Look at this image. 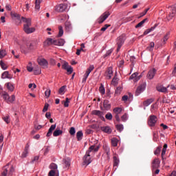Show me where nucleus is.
Masks as SVG:
<instances>
[{
	"mask_svg": "<svg viewBox=\"0 0 176 176\" xmlns=\"http://www.w3.org/2000/svg\"><path fill=\"white\" fill-rule=\"evenodd\" d=\"M58 9V12H65V9H67V6H65V4H59L58 6L57 7Z\"/></svg>",
	"mask_w": 176,
	"mask_h": 176,
	"instance_id": "obj_24",
	"label": "nucleus"
},
{
	"mask_svg": "<svg viewBox=\"0 0 176 176\" xmlns=\"http://www.w3.org/2000/svg\"><path fill=\"white\" fill-rule=\"evenodd\" d=\"M0 65L2 68V69H3L4 71L8 69V65H6V64H5V63H3V61H2V60L0 61Z\"/></svg>",
	"mask_w": 176,
	"mask_h": 176,
	"instance_id": "obj_45",
	"label": "nucleus"
},
{
	"mask_svg": "<svg viewBox=\"0 0 176 176\" xmlns=\"http://www.w3.org/2000/svg\"><path fill=\"white\" fill-rule=\"evenodd\" d=\"M160 167V160L157 158H155L152 162L153 171V170H156V168H158Z\"/></svg>",
	"mask_w": 176,
	"mask_h": 176,
	"instance_id": "obj_13",
	"label": "nucleus"
},
{
	"mask_svg": "<svg viewBox=\"0 0 176 176\" xmlns=\"http://www.w3.org/2000/svg\"><path fill=\"white\" fill-rule=\"evenodd\" d=\"M168 38H170V32H168L166 34V35L164 36L163 42H162L163 45H166V42H167V41H168Z\"/></svg>",
	"mask_w": 176,
	"mask_h": 176,
	"instance_id": "obj_34",
	"label": "nucleus"
},
{
	"mask_svg": "<svg viewBox=\"0 0 176 176\" xmlns=\"http://www.w3.org/2000/svg\"><path fill=\"white\" fill-rule=\"evenodd\" d=\"M64 107L68 108L69 107V98H66L65 101L64 102Z\"/></svg>",
	"mask_w": 176,
	"mask_h": 176,
	"instance_id": "obj_52",
	"label": "nucleus"
},
{
	"mask_svg": "<svg viewBox=\"0 0 176 176\" xmlns=\"http://www.w3.org/2000/svg\"><path fill=\"white\" fill-rule=\"evenodd\" d=\"M75 133H76V131H75V128L74 127H71L70 130H69V134L71 135H75Z\"/></svg>",
	"mask_w": 176,
	"mask_h": 176,
	"instance_id": "obj_59",
	"label": "nucleus"
},
{
	"mask_svg": "<svg viewBox=\"0 0 176 176\" xmlns=\"http://www.w3.org/2000/svg\"><path fill=\"white\" fill-rule=\"evenodd\" d=\"M157 70L155 68L151 69L148 74H147V78L151 80V79H153L155 78V76L156 75Z\"/></svg>",
	"mask_w": 176,
	"mask_h": 176,
	"instance_id": "obj_11",
	"label": "nucleus"
},
{
	"mask_svg": "<svg viewBox=\"0 0 176 176\" xmlns=\"http://www.w3.org/2000/svg\"><path fill=\"white\" fill-rule=\"evenodd\" d=\"M52 45H54V39L53 38H49L44 41V46H50Z\"/></svg>",
	"mask_w": 176,
	"mask_h": 176,
	"instance_id": "obj_19",
	"label": "nucleus"
},
{
	"mask_svg": "<svg viewBox=\"0 0 176 176\" xmlns=\"http://www.w3.org/2000/svg\"><path fill=\"white\" fill-rule=\"evenodd\" d=\"M38 63L43 68H47V66L49 65V63L47 62V60L43 58H38Z\"/></svg>",
	"mask_w": 176,
	"mask_h": 176,
	"instance_id": "obj_9",
	"label": "nucleus"
},
{
	"mask_svg": "<svg viewBox=\"0 0 176 176\" xmlns=\"http://www.w3.org/2000/svg\"><path fill=\"white\" fill-rule=\"evenodd\" d=\"M153 47H155V43L151 42L148 47H147V50L152 52V50H153Z\"/></svg>",
	"mask_w": 176,
	"mask_h": 176,
	"instance_id": "obj_41",
	"label": "nucleus"
},
{
	"mask_svg": "<svg viewBox=\"0 0 176 176\" xmlns=\"http://www.w3.org/2000/svg\"><path fill=\"white\" fill-rule=\"evenodd\" d=\"M153 101H154L153 98L147 99L146 100L143 102V105L144 107H149V105H151Z\"/></svg>",
	"mask_w": 176,
	"mask_h": 176,
	"instance_id": "obj_26",
	"label": "nucleus"
},
{
	"mask_svg": "<svg viewBox=\"0 0 176 176\" xmlns=\"http://www.w3.org/2000/svg\"><path fill=\"white\" fill-rule=\"evenodd\" d=\"M14 173V168L13 166H10L9 164H7L3 168V172L1 173V176H8L12 175Z\"/></svg>",
	"mask_w": 176,
	"mask_h": 176,
	"instance_id": "obj_3",
	"label": "nucleus"
},
{
	"mask_svg": "<svg viewBox=\"0 0 176 176\" xmlns=\"http://www.w3.org/2000/svg\"><path fill=\"white\" fill-rule=\"evenodd\" d=\"M112 75H113V70L112 69V67H109L105 72L107 79H111L112 78Z\"/></svg>",
	"mask_w": 176,
	"mask_h": 176,
	"instance_id": "obj_15",
	"label": "nucleus"
},
{
	"mask_svg": "<svg viewBox=\"0 0 176 176\" xmlns=\"http://www.w3.org/2000/svg\"><path fill=\"white\" fill-rule=\"evenodd\" d=\"M65 70L67 71L69 75H71V74L74 72V68H72V66H69Z\"/></svg>",
	"mask_w": 176,
	"mask_h": 176,
	"instance_id": "obj_48",
	"label": "nucleus"
},
{
	"mask_svg": "<svg viewBox=\"0 0 176 176\" xmlns=\"http://www.w3.org/2000/svg\"><path fill=\"white\" fill-rule=\"evenodd\" d=\"M56 124L51 125L47 133V137H50L52 134H53V131L56 130Z\"/></svg>",
	"mask_w": 176,
	"mask_h": 176,
	"instance_id": "obj_20",
	"label": "nucleus"
},
{
	"mask_svg": "<svg viewBox=\"0 0 176 176\" xmlns=\"http://www.w3.org/2000/svg\"><path fill=\"white\" fill-rule=\"evenodd\" d=\"M50 93H52V91L50 90V89H47L45 91V97H47V98H49V97H50Z\"/></svg>",
	"mask_w": 176,
	"mask_h": 176,
	"instance_id": "obj_53",
	"label": "nucleus"
},
{
	"mask_svg": "<svg viewBox=\"0 0 176 176\" xmlns=\"http://www.w3.org/2000/svg\"><path fill=\"white\" fill-rule=\"evenodd\" d=\"M33 72L34 75H41L42 70L38 66L34 69Z\"/></svg>",
	"mask_w": 176,
	"mask_h": 176,
	"instance_id": "obj_36",
	"label": "nucleus"
},
{
	"mask_svg": "<svg viewBox=\"0 0 176 176\" xmlns=\"http://www.w3.org/2000/svg\"><path fill=\"white\" fill-rule=\"evenodd\" d=\"M157 122V117L155 115H151L148 118V124L150 127H154Z\"/></svg>",
	"mask_w": 176,
	"mask_h": 176,
	"instance_id": "obj_4",
	"label": "nucleus"
},
{
	"mask_svg": "<svg viewBox=\"0 0 176 176\" xmlns=\"http://www.w3.org/2000/svg\"><path fill=\"white\" fill-rule=\"evenodd\" d=\"M98 149H100V146L92 145L89 148L82 158L83 166H89L91 163V157L94 156L96 152H98Z\"/></svg>",
	"mask_w": 176,
	"mask_h": 176,
	"instance_id": "obj_1",
	"label": "nucleus"
},
{
	"mask_svg": "<svg viewBox=\"0 0 176 176\" xmlns=\"http://www.w3.org/2000/svg\"><path fill=\"white\" fill-rule=\"evenodd\" d=\"M16 100V96L14 95H12L11 96H9V98L7 100L8 104H12V102H14Z\"/></svg>",
	"mask_w": 176,
	"mask_h": 176,
	"instance_id": "obj_30",
	"label": "nucleus"
},
{
	"mask_svg": "<svg viewBox=\"0 0 176 176\" xmlns=\"http://www.w3.org/2000/svg\"><path fill=\"white\" fill-rule=\"evenodd\" d=\"M124 41H126V38L124 36H120L117 38V52H119L120 50V47L123 46V43H124Z\"/></svg>",
	"mask_w": 176,
	"mask_h": 176,
	"instance_id": "obj_7",
	"label": "nucleus"
},
{
	"mask_svg": "<svg viewBox=\"0 0 176 176\" xmlns=\"http://www.w3.org/2000/svg\"><path fill=\"white\" fill-rule=\"evenodd\" d=\"M117 127V130H118V131H123V124H118L116 125Z\"/></svg>",
	"mask_w": 176,
	"mask_h": 176,
	"instance_id": "obj_60",
	"label": "nucleus"
},
{
	"mask_svg": "<svg viewBox=\"0 0 176 176\" xmlns=\"http://www.w3.org/2000/svg\"><path fill=\"white\" fill-rule=\"evenodd\" d=\"M21 20L23 23H25L23 25V31L26 34H32V32H35V28L30 27L31 25V19H27L22 16Z\"/></svg>",
	"mask_w": 176,
	"mask_h": 176,
	"instance_id": "obj_2",
	"label": "nucleus"
},
{
	"mask_svg": "<svg viewBox=\"0 0 176 176\" xmlns=\"http://www.w3.org/2000/svg\"><path fill=\"white\" fill-rule=\"evenodd\" d=\"M118 82H119V78H118V77H114L111 81V83L113 85V86H116V85H118Z\"/></svg>",
	"mask_w": 176,
	"mask_h": 176,
	"instance_id": "obj_47",
	"label": "nucleus"
},
{
	"mask_svg": "<svg viewBox=\"0 0 176 176\" xmlns=\"http://www.w3.org/2000/svg\"><path fill=\"white\" fill-rule=\"evenodd\" d=\"M111 16V12H104L98 19V23L99 24H102L107 20L108 17Z\"/></svg>",
	"mask_w": 176,
	"mask_h": 176,
	"instance_id": "obj_6",
	"label": "nucleus"
},
{
	"mask_svg": "<svg viewBox=\"0 0 176 176\" xmlns=\"http://www.w3.org/2000/svg\"><path fill=\"white\" fill-rule=\"evenodd\" d=\"M3 120L6 123H7V124H9V123H10V117L9 116L3 117Z\"/></svg>",
	"mask_w": 176,
	"mask_h": 176,
	"instance_id": "obj_46",
	"label": "nucleus"
},
{
	"mask_svg": "<svg viewBox=\"0 0 176 176\" xmlns=\"http://www.w3.org/2000/svg\"><path fill=\"white\" fill-rule=\"evenodd\" d=\"M105 118H106V119H107V120H112V118H113L112 113H107L106 114V116H105Z\"/></svg>",
	"mask_w": 176,
	"mask_h": 176,
	"instance_id": "obj_57",
	"label": "nucleus"
},
{
	"mask_svg": "<svg viewBox=\"0 0 176 176\" xmlns=\"http://www.w3.org/2000/svg\"><path fill=\"white\" fill-rule=\"evenodd\" d=\"M76 138H77L78 141L82 140V138H83V132H82V131L77 132Z\"/></svg>",
	"mask_w": 176,
	"mask_h": 176,
	"instance_id": "obj_31",
	"label": "nucleus"
},
{
	"mask_svg": "<svg viewBox=\"0 0 176 176\" xmlns=\"http://www.w3.org/2000/svg\"><path fill=\"white\" fill-rule=\"evenodd\" d=\"M9 94H8V93L5 92L3 94V100H5V101H6V102H8V99L9 98Z\"/></svg>",
	"mask_w": 176,
	"mask_h": 176,
	"instance_id": "obj_58",
	"label": "nucleus"
},
{
	"mask_svg": "<svg viewBox=\"0 0 176 176\" xmlns=\"http://www.w3.org/2000/svg\"><path fill=\"white\" fill-rule=\"evenodd\" d=\"M122 111H123V109H122V107H116L113 109V112L116 115H120V113H122Z\"/></svg>",
	"mask_w": 176,
	"mask_h": 176,
	"instance_id": "obj_28",
	"label": "nucleus"
},
{
	"mask_svg": "<svg viewBox=\"0 0 176 176\" xmlns=\"http://www.w3.org/2000/svg\"><path fill=\"white\" fill-rule=\"evenodd\" d=\"M69 67V65H68V63L67 62H65L64 64L62 65V68L63 69H67Z\"/></svg>",
	"mask_w": 176,
	"mask_h": 176,
	"instance_id": "obj_64",
	"label": "nucleus"
},
{
	"mask_svg": "<svg viewBox=\"0 0 176 176\" xmlns=\"http://www.w3.org/2000/svg\"><path fill=\"white\" fill-rule=\"evenodd\" d=\"M112 52H113V49L109 50L106 54L104 55V58H105V57H108V56H111V54H112Z\"/></svg>",
	"mask_w": 176,
	"mask_h": 176,
	"instance_id": "obj_55",
	"label": "nucleus"
},
{
	"mask_svg": "<svg viewBox=\"0 0 176 176\" xmlns=\"http://www.w3.org/2000/svg\"><path fill=\"white\" fill-rule=\"evenodd\" d=\"M109 27H111V25H108V24H106V25H104L103 28H102L100 29V31H102V32L107 31V30L108 29Z\"/></svg>",
	"mask_w": 176,
	"mask_h": 176,
	"instance_id": "obj_62",
	"label": "nucleus"
},
{
	"mask_svg": "<svg viewBox=\"0 0 176 176\" xmlns=\"http://www.w3.org/2000/svg\"><path fill=\"white\" fill-rule=\"evenodd\" d=\"M119 140H118V139L116 138H113L111 139V145L113 146H118V142Z\"/></svg>",
	"mask_w": 176,
	"mask_h": 176,
	"instance_id": "obj_43",
	"label": "nucleus"
},
{
	"mask_svg": "<svg viewBox=\"0 0 176 176\" xmlns=\"http://www.w3.org/2000/svg\"><path fill=\"white\" fill-rule=\"evenodd\" d=\"M49 168L53 171H58L57 164H56L55 163L50 164Z\"/></svg>",
	"mask_w": 176,
	"mask_h": 176,
	"instance_id": "obj_29",
	"label": "nucleus"
},
{
	"mask_svg": "<svg viewBox=\"0 0 176 176\" xmlns=\"http://www.w3.org/2000/svg\"><path fill=\"white\" fill-rule=\"evenodd\" d=\"M42 2V0H36V5H35V10L37 11H39V9H41V3Z\"/></svg>",
	"mask_w": 176,
	"mask_h": 176,
	"instance_id": "obj_33",
	"label": "nucleus"
},
{
	"mask_svg": "<svg viewBox=\"0 0 176 176\" xmlns=\"http://www.w3.org/2000/svg\"><path fill=\"white\" fill-rule=\"evenodd\" d=\"M27 70L28 72H32V71H34V67H32V63L29 62L28 65L27 66Z\"/></svg>",
	"mask_w": 176,
	"mask_h": 176,
	"instance_id": "obj_39",
	"label": "nucleus"
},
{
	"mask_svg": "<svg viewBox=\"0 0 176 176\" xmlns=\"http://www.w3.org/2000/svg\"><path fill=\"white\" fill-rule=\"evenodd\" d=\"M153 141L155 142H157V140L159 139V135L157 134V132H153Z\"/></svg>",
	"mask_w": 176,
	"mask_h": 176,
	"instance_id": "obj_49",
	"label": "nucleus"
},
{
	"mask_svg": "<svg viewBox=\"0 0 176 176\" xmlns=\"http://www.w3.org/2000/svg\"><path fill=\"white\" fill-rule=\"evenodd\" d=\"M145 89H146V84H142L139 87H138L135 96H140L141 93H142Z\"/></svg>",
	"mask_w": 176,
	"mask_h": 176,
	"instance_id": "obj_10",
	"label": "nucleus"
},
{
	"mask_svg": "<svg viewBox=\"0 0 176 176\" xmlns=\"http://www.w3.org/2000/svg\"><path fill=\"white\" fill-rule=\"evenodd\" d=\"M29 152H30V144L27 143L25 145V149L21 155V157L22 159L27 157V156H28Z\"/></svg>",
	"mask_w": 176,
	"mask_h": 176,
	"instance_id": "obj_12",
	"label": "nucleus"
},
{
	"mask_svg": "<svg viewBox=\"0 0 176 176\" xmlns=\"http://www.w3.org/2000/svg\"><path fill=\"white\" fill-rule=\"evenodd\" d=\"M66 87H66L65 85L62 86V87L59 89V91H58L59 94H60L61 96H63V94H65Z\"/></svg>",
	"mask_w": 176,
	"mask_h": 176,
	"instance_id": "obj_37",
	"label": "nucleus"
},
{
	"mask_svg": "<svg viewBox=\"0 0 176 176\" xmlns=\"http://www.w3.org/2000/svg\"><path fill=\"white\" fill-rule=\"evenodd\" d=\"M11 16L12 17L14 18V19H20V14L16 13V12H11Z\"/></svg>",
	"mask_w": 176,
	"mask_h": 176,
	"instance_id": "obj_54",
	"label": "nucleus"
},
{
	"mask_svg": "<svg viewBox=\"0 0 176 176\" xmlns=\"http://www.w3.org/2000/svg\"><path fill=\"white\" fill-rule=\"evenodd\" d=\"M121 119L122 122H126L127 119H129V117L127 116V113L124 114L122 117Z\"/></svg>",
	"mask_w": 176,
	"mask_h": 176,
	"instance_id": "obj_61",
	"label": "nucleus"
},
{
	"mask_svg": "<svg viewBox=\"0 0 176 176\" xmlns=\"http://www.w3.org/2000/svg\"><path fill=\"white\" fill-rule=\"evenodd\" d=\"M48 176H60L58 170H51L48 173Z\"/></svg>",
	"mask_w": 176,
	"mask_h": 176,
	"instance_id": "obj_32",
	"label": "nucleus"
},
{
	"mask_svg": "<svg viewBox=\"0 0 176 176\" xmlns=\"http://www.w3.org/2000/svg\"><path fill=\"white\" fill-rule=\"evenodd\" d=\"M2 79H12V76L9 74V72H4L1 75Z\"/></svg>",
	"mask_w": 176,
	"mask_h": 176,
	"instance_id": "obj_21",
	"label": "nucleus"
},
{
	"mask_svg": "<svg viewBox=\"0 0 176 176\" xmlns=\"http://www.w3.org/2000/svg\"><path fill=\"white\" fill-rule=\"evenodd\" d=\"M26 46L28 50H34V49H36V46H35V43L32 41L28 42Z\"/></svg>",
	"mask_w": 176,
	"mask_h": 176,
	"instance_id": "obj_17",
	"label": "nucleus"
},
{
	"mask_svg": "<svg viewBox=\"0 0 176 176\" xmlns=\"http://www.w3.org/2000/svg\"><path fill=\"white\" fill-rule=\"evenodd\" d=\"M99 91L102 95L105 94V87H104V85H100V87H99Z\"/></svg>",
	"mask_w": 176,
	"mask_h": 176,
	"instance_id": "obj_42",
	"label": "nucleus"
},
{
	"mask_svg": "<svg viewBox=\"0 0 176 176\" xmlns=\"http://www.w3.org/2000/svg\"><path fill=\"white\" fill-rule=\"evenodd\" d=\"M123 90V88L122 87H118L116 89V94H120L122 93V91Z\"/></svg>",
	"mask_w": 176,
	"mask_h": 176,
	"instance_id": "obj_50",
	"label": "nucleus"
},
{
	"mask_svg": "<svg viewBox=\"0 0 176 176\" xmlns=\"http://www.w3.org/2000/svg\"><path fill=\"white\" fill-rule=\"evenodd\" d=\"M103 107L106 111H109L111 109V104L109 100H104L103 102Z\"/></svg>",
	"mask_w": 176,
	"mask_h": 176,
	"instance_id": "obj_25",
	"label": "nucleus"
},
{
	"mask_svg": "<svg viewBox=\"0 0 176 176\" xmlns=\"http://www.w3.org/2000/svg\"><path fill=\"white\" fill-rule=\"evenodd\" d=\"M101 130L104 133H107L108 134H111L112 133V129H111V127L109 126H102Z\"/></svg>",
	"mask_w": 176,
	"mask_h": 176,
	"instance_id": "obj_23",
	"label": "nucleus"
},
{
	"mask_svg": "<svg viewBox=\"0 0 176 176\" xmlns=\"http://www.w3.org/2000/svg\"><path fill=\"white\" fill-rule=\"evenodd\" d=\"M161 151H162V146L157 147L154 152V155H160Z\"/></svg>",
	"mask_w": 176,
	"mask_h": 176,
	"instance_id": "obj_56",
	"label": "nucleus"
},
{
	"mask_svg": "<svg viewBox=\"0 0 176 176\" xmlns=\"http://www.w3.org/2000/svg\"><path fill=\"white\" fill-rule=\"evenodd\" d=\"M61 134H63V131L60 129H56L53 133L54 137H58V135H61Z\"/></svg>",
	"mask_w": 176,
	"mask_h": 176,
	"instance_id": "obj_35",
	"label": "nucleus"
},
{
	"mask_svg": "<svg viewBox=\"0 0 176 176\" xmlns=\"http://www.w3.org/2000/svg\"><path fill=\"white\" fill-rule=\"evenodd\" d=\"M113 160H114V166H118L119 164V160L116 157H113Z\"/></svg>",
	"mask_w": 176,
	"mask_h": 176,
	"instance_id": "obj_63",
	"label": "nucleus"
},
{
	"mask_svg": "<svg viewBox=\"0 0 176 176\" xmlns=\"http://www.w3.org/2000/svg\"><path fill=\"white\" fill-rule=\"evenodd\" d=\"M65 44V40L63 38H59L57 40L54 39V45L55 46H64Z\"/></svg>",
	"mask_w": 176,
	"mask_h": 176,
	"instance_id": "obj_14",
	"label": "nucleus"
},
{
	"mask_svg": "<svg viewBox=\"0 0 176 176\" xmlns=\"http://www.w3.org/2000/svg\"><path fill=\"white\" fill-rule=\"evenodd\" d=\"M6 54H7L6 50L3 49L0 50V58H3V57H5Z\"/></svg>",
	"mask_w": 176,
	"mask_h": 176,
	"instance_id": "obj_38",
	"label": "nucleus"
},
{
	"mask_svg": "<svg viewBox=\"0 0 176 176\" xmlns=\"http://www.w3.org/2000/svg\"><path fill=\"white\" fill-rule=\"evenodd\" d=\"M168 87H170V85H168L167 87L160 85L157 87V90L160 93H167V89H168Z\"/></svg>",
	"mask_w": 176,
	"mask_h": 176,
	"instance_id": "obj_18",
	"label": "nucleus"
},
{
	"mask_svg": "<svg viewBox=\"0 0 176 176\" xmlns=\"http://www.w3.org/2000/svg\"><path fill=\"white\" fill-rule=\"evenodd\" d=\"M146 20H147L146 19H144L141 22H140L138 25H135V28H140V27H142V25H144V24H145V21H146Z\"/></svg>",
	"mask_w": 176,
	"mask_h": 176,
	"instance_id": "obj_44",
	"label": "nucleus"
},
{
	"mask_svg": "<svg viewBox=\"0 0 176 176\" xmlns=\"http://www.w3.org/2000/svg\"><path fill=\"white\" fill-rule=\"evenodd\" d=\"M91 115H94L95 116H98L101 119V120H103L104 122L105 118H104V113L100 110H93L91 111Z\"/></svg>",
	"mask_w": 176,
	"mask_h": 176,
	"instance_id": "obj_8",
	"label": "nucleus"
},
{
	"mask_svg": "<svg viewBox=\"0 0 176 176\" xmlns=\"http://www.w3.org/2000/svg\"><path fill=\"white\" fill-rule=\"evenodd\" d=\"M137 76H138V73L135 72L130 76L129 79L130 80L133 79V82H137L140 80V77H137Z\"/></svg>",
	"mask_w": 176,
	"mask_h": 176,
	"instance_id": "obj_22",
	"label": "nucleus"
},
{
	"mask_svg": "<svg viewBox=\"0 0 176 176\" xmlns=\"http://www.w3.org/2000/svg\"><path fill=\"white\" fill-rule=\"evenodd\" d=\"M63 162L64 168H69V166H71V159L65 158L63 159Z\"/></svg>",
	"mask_w": 176,
	"mask_h": 176,
	"instance_id": "obj_16",
	"label": "nucleus"
},
{
	"mask_svg": "<svg viewBox=\"0 0 176 176\" xmlns=\"http://www.w3.org/2000/svg\"><path fill=\"white\" fill-rule=\"evenodd\" d=\"M93 69H94V65H90L83 76L82 81V83H86V80H87V78H89V75H90V73L91 72V71H93Z\"/></svg>",
	"mask_w": 176,
	"mask_h": 176,
	"instance_id": "obj_5",
	"label": "nucleus"
},
{
	"mask_svg": "<svg viewBox=\"0 0 176 176\" xmlns=\"http://www.w3.org/2000/svg\"><path fill=\"white\" fill-rule=\"evenodd\" d=\"M7 88L10 91H13L14 90V86H13L10 82L7 83Z\"/></svg>",
	"mask_w": 176,
	"mask_h": 176,
	"instance_id": "obj_40",
	"label": "nucleus"
},
{
	"mask_svg": "<svg viewBox=\"0 0 176 176\" xmlns=\"http://www.w3.org/2000/svg\"><path fill=\"white\" fill-rule=\"evenodd\" d=\"M59 32H58V36H62L64 35V30H63L62 26L58 27Z\"/></svg>",
	"mask_w": 176,
	"mask_h": 176,
	"instance_id": "obj_51",
	"label": "nucleus"
},
{
	"mask_svg": "<svg viewBox=\"0 0 176 176\" xmlns=\"http://www.w3.org/2000/svg\"><path fill=\"white\" fill-rule=\"evenodd\" d=\"M176 15V8L172 9L171 13L169 14L168 16V20H171L174 16Z\"/></svg>",
	"mask_w": 176,
	"mask_h": 176,
	"instance_id": "obj_27",
	"label": "nucleus"
}]
</instances>
